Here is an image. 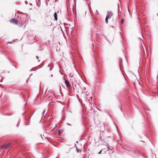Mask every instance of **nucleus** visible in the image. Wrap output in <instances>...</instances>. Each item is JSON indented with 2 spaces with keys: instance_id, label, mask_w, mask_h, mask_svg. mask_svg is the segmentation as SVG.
Listing matches in <instances>:
<instances>
[{
  "instance_id": "f257e3e1",
  "label": "nucleus",
  "mask_w": 158,
  "mask_h": 158,
  "mask_svg": "<svg viewBox=\"0 0 158 158\" xmlns=\"http://www.w3.org/2000/svg\"><path fill=\"white\" fill-rule=\"evenodd\" d=\"M11 145V143H9L0 146V149H8Z\"/></svg>"
},
{
  "instance_id": "f03ea898",
  "label": "nucleus",
  "mask_w": 158,
  "mask_h": 158,
  "mask_svg": "<svg viewBox=\"0 0 158 158\" xmlns=\"http://www.w3.org/2000/svg\"><path fill=\"white\" fill-rule=\"evenodd\" d=\"M113 14L111 11H109L108 12L107 15L106 17L109 19H110L113 15Z\"/></svg>"
},
{
  "instance_id": "7ed1b4c3",
  "label": "nucleus",
  "mask_w": 158,
  "mask_h": 158,
  "mask_svg": "<svg viewBox=\"0 0 158 158\" xmlns=\"http://www.w3.org/2000/svg\"><path fill=\"white\" fill-rule=\"evenodd\" d=\"M18 20L17 19H13L10 20V22L12 23H14L15 24H18Z\"/></svg>"
},
{
  "instance_id": "20e7f679",
  "label": "nucleus",
  "mask_w": 158,
  "mask_h": 158,
  "mask_svg": "<svg viewBox=\"0 0 158 158\" xmlns=\"http://www.w3.org/2000/svg\"><path fill=\"white\" fill-rule=\"evenodd\" d=\"M65 83L68 89H69L71 87V85L69 82L66 80H65Z\"/></svg>"
},
{
  "instance_id": "39448f33",
  "label": "nucleus",
  "mask_w": 158,
  "mask_h": 158,
  "mask_svg": "<svg viewBox=\"0 0 158 158\" xmlns=\"http://www.w3.org/2000/svg\"><path fill=\"white\" fill-rule=\"evenodd\" d=\"M54 17L55 18V19L56 20H57V12H56L54 14Z\"/></svg>"
},
{
  "instance_id": "423d86ee",
  "label": "nucleus",
  "mask_w": 158,
  "mask_h": 158,
  "mask_svg": "<svg viewBox=\"0 0 158 158\" xmlns=\"http://www.w3.org/2000/svg\"><path fill=\"white\" fill-rule=\"evenodd\" d=\"M107 148H108V149L106 150H105V149H104V150H102L103 151V152H104L105 153L107 151H109V149H110V148H109L108 147Z\"/></svg>"
},
{
  "instance_id": "0eeeda50",
  "label": "nucleus",
  "mask_w": 158,
  "mask_h": 158,
  "mask_svg": "<svg viewBox=\"0 0 158 158\" xmlns=\"http://www.w3.org/2000/svg\"><path fill=\"white\" fill-rule=\"evenodd\" d=\"M109 19L107 17H106V19H105V22H106V23L107 24L108 23V19Z\"/></svg>"
},
{
  "instance_id": "6e6552de",
  "label": "nucleus",
  "mask_w": 158,
  "mask_h": 158,
  "mask_svg": "<svg viewBox=\"0 0 158 158\" xmlns=\"http://www.w3.org/2000/svg\"><path fill=\"white\" fill-rule=\"evenodd\" d=\"M103 150H104V149H102L101 150V151L98 152V154H100L102 153V151Z\"/></svg>"
},
{
  "instance_id": "1a4fd4ad",
  "label": "nucleus",
  "mask_w": 158,
  "mask_h": 158,
  "mask_svg": "<svg viewBox=\"0 0 158 158\" xmlns=\"http://www.w3.org/2000/svg\"><path fill=\"white\" fill-rule=\"evenodd\" d=\"M123 22H124V20L123 19H122V20H121V23H123Z\"/></svg>"
},
{
  "instance_id": "9d476101",
  "label": "nucleus",
  "mask_w": 158,
  "mask_h": 158,
  "mask_svg": "<svg viewBox=\"0 0 158 158\" xmlns=\"http://www.w3.org/2000/svg\"><path fill=\"white\" fill-rule=\"evenodd\" d=\"M36 58L37 59V60H38L39 59V57L38 56H36Z\"/></svg>"
},
{
  "instance_id": "9b49d317",
  "label": "nucleus",
  "mask_w": 158,
  "mask_h": 158,
  "mask_svg": "<svg viewBox=\"0 0 158 158\" xmlns=\"http://www.w3.org/2000/svg\"><path fill=\"white\" fill-rule=\"evenodd\" d=\"M136 152V154L138 153L139 152H138V151H137V152Z\"/></svg>"
},
{
  "instance_id": "f8f14e48",
  "label": "nucleus",
  "mask_w": 158,
  "mask_h": 158,
  "mask_svg": "<svg viewBox=\"0 0 158 158\" xmlns=\"http://www.w3.org/2000/svg\"><path fill=\"white\" fill-rule=\"evenodd\" d=\"M45 111H44V112H43V115L44 114V113H45Z\"/></svg>"
},
{
  "instance_id": "ddd939ff",
  "label": "nucleus",
  "mask_w": 158,
  "mask_h": 158,
  "mask_svg": "<svg viewBox=\"0 0 158 158\" xmlns=\"http://www.w3.org/2000/svg\"><path fill=\"white\" fill-rule=\"evenodd\" d=\"M53 76L52 75H51V77H52Z\"/></svg>"
},
{
  "instance_id": "4468645a",
  "label": "nucleus",
  "mask_w": 158,
  "mask_h": 158,
  "mask_svg": "<svg viewBox=\"0 0 158 158\" xmlns=\"http://www.w3.org/2000/svg\"><path fill=\"white\" fill-rule=\"evenodd\" d=\"M2 81L1 80V81H0V82H2Z\"/></svg>"
},
{
  "instance_id": "2eb2a0df",
  "label": "nucleus",
  "mask_w": 158,
  "mask_h": 158,
  "mask_svg": "<svg viewBox=\"0 0 158 158\" xmlns=\"http://www.w3.org/2000/svg\"><path fill=\"white\" fill-rule=\"evenodd\" d=\"M41 137H42V139H43V137H42V135H41Z\"/></svg>"
},
{
  "instance_id": "dca6fc26",
  "label": "nucleus",
  "mask_w": 158,
  "mask_h": 158,
  "mask_svg": "<svg viewBox=\"0 0 158 158\" xmlns=\"http://www.w3.org/2000/svg\"><path fill=\"white\" fill-rule=\"evenodd\" d=\"M157 16H158V13H157Z\"/></svg>"
},
{
  "instance_id": "f3484780",
  "label": "nucleus",
  "mask_w": 158,
  "mask_h": 158,
  "mask_svg": "<svg viewBox=\"0 0 158 158\" xmlns=\"http://www.w3.org/2000/svg\"><path fill=\"white\" fill-rule=\"evenodd\" d=\"M142 35V37H143V35Z\"/></svg>"
},
{
  "instance_id": "a211bd4d",
  "label": "nucleus",
  "mask_w": 158,
  "mask_h": 158,
  "mask_svg": "<svg viewBox=\"0 0 158 158\" xmlns=\"http://www.w3.org/2000/svg\"><path fill=\"white\" fill-rule=\"evenodd\" d=\"M57 13H59V11H58V12H57Z\"/></svg>"
},
{
  "instance_id": "6ab92c4d",
  "label": "nucleus",
  "mask_w": 158,
  "mask_h": 158,
  "mask_svg": "<svg viewBox=\"0 0 158 158\" xmlns=\"http://www.w3.org/2000/svg\"><path fill=\"white\" fill-rule=\"evenodd\" d=\"M10 43V42H7V43Z\"/></svg>"
}]
</instances>
